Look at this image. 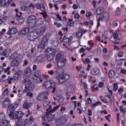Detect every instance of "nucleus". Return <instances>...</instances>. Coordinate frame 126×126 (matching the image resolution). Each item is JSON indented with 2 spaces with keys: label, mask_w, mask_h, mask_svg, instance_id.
<instances>
[{
  "label": "nucleus",
  "mask_w": 126,
  "mask_h": 126,
  "mask_svg": "<svg viewBox=\"0 0 126 126\" xmlns=\"http://www.w3.org/2000/svg\"><path fill=\"white\" fill-rule=\"evenodd\" d=\"M59 108H60V105H57L54 107L53 109L46 113L43 117V120L41 121L42 126H51V125L48 124V123L55 121V115L52 114L55 113Z\"/></svg>",
  "instance_id": "obj_1"
},
{
  "label": "nucleus",
  "mask_w": 126,
  "mask_h": 126,
  "mask_svg": "<svg viewBox=\"0 0 126 126\" xmlns=\"http://www.w3.org/2000/svg\"><path fill=\"white\" fill-rule=\"evenodd\" d=\"M22 83L23 84H26L25 89L23 90L24 93H26L27 91H31V90H34V89L35 88V84L31 82V80L29 79H24L22 81Z\"/></svg>",
  "instance_id": "obj_2"
},
{
  "label": "nucleus",
  "mask_w": 126,
  "mask_h": 126,
  "mask_svg": "<svg viewBox=\"0 0 126 126\" xmlns=\"http://www.w3.org/2000/svg\"><path fill=\"white\" fill-rule=\"evenodd\" d=\"M32 78L35 83H42L43 82V78L41 76V71L40 70H37L35 71Z\"/></svg>",
  "instance_id": "obj_3"
},
{
  "label": "nucleus",
  "mask_w": 126,
  "mask_h": 126,
  "mask_svg": "<svg viewBox=\"0 0 126 126\" xmlns=\"http://www.w3.org/2000/svg\"><path fill=\"white\" fill-rule=\"evenodd\" d=\"M48 42L49 37H48V34H46L43 35L40 44L38 46V48L39 49H41V50H44L46 47V46L48 45Z\"/></svg>",
  "instance_id": "obj_4"
},
{
  "label": "nucleus",
  "mask_w": 126,
  "mask_h": 126,
  "mask_svg": "<svg viewBox=\"0 0 126 126\" xmlns=\"http://www.w3.org/2000/svg\"><path fill=\"white\" fill-rule=\"evenodd\" d=\"M28 26L30 28H34L36 26V22L37 21V18L34 15L30 16L27 19Z\"/></svg>",
  "instance_id": "obj_5"
},
{
  "label": "nucleus",
  "mask_w": 126,
  "mask_h": 126,
  "mask_svg": "<svg viewBox=\"0 0 126 126\" xmlns=\"http://www.w3.org/2000/svg\"><path fill=\"white\" fill-rule=\"evenodd\" d=\"M16 20L17 21V24L18 25L22 24L24 22V18L21 16L22 13L18 11V9H15Z\"/></svg>",
  "instance_id": "obj_6"
},
{
  "label": "nucleus",
  "mask_w": 126,
  "mask_h": 126,
  "mask_svg": "<svg viewBox=\"0 0 126 126\" xmlns=\"http://www.w3.org/2000/svg\"><path fill=\"white\" fill-rule=\"evenodd\" d=\"M70 78L69 75L68 74H63L60 76H57L56 79L59 81V83H64L66 80H68Z\"/></svg>",
  "instance_id": "obj_7"
},
{
  "label": "nucleus",
  "mask_w": 126,
  "mask_h": 126,
  "mask_svg": "<svg viewBox=\"0 0 126 126\" xmlns=\"http://www.w3.org/2000/svg\"><path fill=\"white\" fill-rule=\"evenodd\" d=\"M21 122L23 125V126H25V125H28V126H32V124H34V118L33 116H31L30 118H27L26 119H21Z\"/></svg>",
  "instance_id": "obj_8"
},
{
  "label": "nucleus",
  "mask_w": 126,
  "mask_h": 126,
  "mask_svg": "<svg viewBox=\"0 0 126 126\" xmlns=\"http://www.w3.org/2000/svg\"><path fill=\"white\" fill-rule=\"evenodd\" d=\"M50 94V92L46 91L41 93L39 95L37 96V99L38 101H45L48 99V95Z\"/></svg>",
  "instance_id": "obj_9"
},
{
  "label": "nucleus",
  "mask_w": 126,
  "mask_h": 126,
  "mask_svg": "<svg viewBox=\"0 0 126 126\" xmlns=\"http://www.w3.org/2000/svg\"><path fill=\"white\" fill-rule=\"evenodd\" d=\"M38 36H39V35L37 32L35 31L29 32L27 35V38L30 41H34V40L38 38Z\"/></svg>",
  "instance_id": "obj_10"
},
{
  "label": "nucleus",
  "mask_w": 126,
  "mask_h": 126,
  "mask_svg": "<svg viewBox=\"0 0 126 126\" xmlns=\"http://www.w3.org/2000/svg\"><path fill=\"white\" fill-rule=\"evenodd\" d=\"M55 86V82L53 80L47 81L42 84V87L45 89H51L52 86Z\"/></svg>",
  "instance_id": "obj_11"
},
{
  "label": "nucleus",
  "mask_w": 126,
  "mask_h": 126,
  "mask_svg": "<svg viewBox=\"0 0 126 126\" xmlns=\"http://www.w3.org/2000/svg\"><path fill=\"white\" fill-rule=\"evenodd\" d=\"M46 59L47 57H46V55L41 54L36 56L35 61L36 63H42L45 62Z\"/></svg>",
  "instance_id": "obj_12"
},
{
  "label": "nucleus",
  "mask_w": 126,
  "mask_h": 126,
  "mask_svg": "<svg viewBox=\"0 0 126 126\" xmlns=\"http://www.w3.org/2000/svg\"><path fill=\"white\" fill-rule=\"evenodd\" d=\"M32 73V70L31 69V68H30V67H28L24 72V79H29V77H30V75H31Z\"/></svg>",
  "instance_id": "obj_13"
},
{
  "label": "nucleus",
  "mask_w": 126,
  "mask_h": 126,
  "mask_svg": "<svg viewBox=\"0 0 126 126\" xmlns=\"http://www.w3.org/2000/svg\"><path fill=\"white\" fill-rule=\"evenodd\" d=\"M19 105L18 102L17 101L13 103H10V105L7 107V110L8 111H9L10 113L11 112H14L15 109L17 108V107H18Z\"/></svg>",
  "instance_id": "obj_14"
},
{
  "label": "nucleus",
  "mask_w": 126,
  "mask_h": 126,
  "mask_svg": "<svg viewBox=\"0 0 126 126\" xmlns=\"http://www.w3.org/2000/svg\"><path fill=\"white\" fill-rule=\"evenodd\" d=\"M23 107L25 110H28L32 107V101L30 100L26 99L24 101Z\"/></svg>",
  "instance_id": "obj_15"
},
{
  "label": "nucleus",
  "mask_w": 126,
  "mask_h": 126,
  "mask_svg": "<svg viewBox=\"0 0 126 126\" xmlns=\"http://www.w3.org/2000/svg\"><path fill=\"white\" fill-rule=\"evenodd\" d=\"M12 1V0H0V5L4 7H8Z\"/></svg>",
  "instance_id": "obj_16"
},
{
  "label": "nucleus",
  "mask_w": 126,
  "mask_h": 126,
  "mask_svg": "<svg viewBox=\"0 0 126 126\" xmlns=\"http://www.w3.org/2000/svg\"><path fill=\"white\" fill-rule=\"evenodd\" d=\"M11 103V100L9 97H6L2 102V106L3 108H5L9 106Z\"/></svg>",
  "instance_id": "obj_17"
},
{
  "label": "nucleus",
  "mask_w": 126,
  "mask_h": 126,
  "mask_svg": "<svg viewBox=\"0 0 126 126\" xmlns=\"http://www.w3.org/2000/svg\"><path fill=\"white\" fill-rule=\"evenodd\" d=\"M8 115L9 117H10L11 118L13 119L17 120V121H20V120H19L18 118L19 117L17 114V111H13L10 113L8 112Z\"/></svg>",
  "instance_id": "obj_18"
},
{
  "label": "nucleus",
  "mask_w": 126,
  "mask_h": 126,
  "mask_svg": "<svg viewBox=\"0 0 126 126\" xmlns=\"http://www.w3.org/2000/svg\"><path fill=\"white\" fill-rule=\"evenodd\" d=\"M99 18L101 22L103 20L105 21V22H108L110 20V15L108 13H105L103 16L99 17Z\"/></svg>",
  "instance_id": "obj_19"
},
{
  "label": "nucleus",
  "mask_w": 126,
  "mask_h": 126,
  "mask_svg": "<svg viewBox=\"0 0 126 126\" xmlns=\"http://www.w3.org/2000/svg\"><path fill=\"white\" fill-rule=\"evenodd\" d=\"M112 36L114 39L115 44H120V42H121V38H118V37H119V34L118 32L114 33Z\"/></svg>",
  "instance_id": "obj_20"
},
{
  "label": "nucleus",
  "mask_w": 126,
  "mask_h": 126,
  "mask_svg": "<svg viewBox=\"0 0 126 126\" xmlns=\"http://www.w3.org/2000/svg\"><path fill=\"white\" fill-rule=\"evenodd\" d=\"M72 39H73V37L72 36H69L68 38L66 37L65 35H63V37H62V39H61V41H63L64 43H68L71 41H72Z\"/></svg>",
  "instance_id": "obj_21"
},
{
  "label": "nucleus",
  "mask_w": 126,
  "mask_h": 126,
  "mask_svg": "<svg viewBox=\"0 0 126 126\" xmlns=\"http://www.w3.org/2000/svg\"><path fill=\"white\" fill-rule=\"evenodd\" d=\"M46 30H47V27L43 26L40 29L35 30V31L36 32V33H37L38 35H40V34H43Z\"/></svg>",
  "instance_id": "obj_22"
},
{
  "label": "nucleus",
  "mask_w": 126,
  "mask_h": 126,
  "mask_svg": "<svg viewBox=\"0 0 126 126\" xmlns=\"http://www.w3.org/2000/svg\"><path fill=\"white\" fill-rule=\"evenodd\" d=\"M34 8H35V5L34 4L31 3L28 6V13L29 14H31L34 11Z\"/></svg>",
  "instance_id": "obj_23"
},
{
  "label": "nucleus",
  "mask_w": 126,
  "mask_h": 126,
  "mask_svg": "<svg viewBox=\"0 0 126 126\" xmlns=\"http://www.w3.org/2000/svg\"><path fill=\"white\" fill-rule=\"evenodd\" d=\"M17 33V30L15 28H11L9 29V30L6 32L7 35H13Z\"/></svg>",
  "instance_id": "obj_24"
},
{
  "label": "nucleus",
  "mask_w": 126,
  "mask_h": 126,
  "mask_svg": "<svg viewBox=\"0 0 126 126\" xmlns=\"http://www.w3.org/2000/svg\"><path fill=\"white\" fill-rule=\"evenodd\" d=\"M66 60L65 59H62L60 61H57V65L58 67H63L65 65V62Z\"/></svg>",
  "instance_id": "obj_25"
},
{
  "label": "nucleus",
  "mask_w": 126,
  "mask_h": 126,
  "mask_svg": "<svg viewBox=\"0 0 126 126\" xmlns=\"http://www.w3.org/2000/svg\"><path fill=\"white\" fill-rule=\"evenodd\" d=\"M0 126H11L10 121L6 120H3L0 122Z\"/></svg>",
  "instance_id": "obj_26"
},
{
  "label": "nucleus",
  "mask_w": 126,
  "mask_h": 126,
  "mask_svg": "<svg viewBox=\"0 0 126 126\" xmlns=\"http://www.w3.org/2000/svg\"><path fill=\"white\" fill-rule=\"evenodd\" d=\"M63 72H64V70L61 67H59L56 71V74L58 76H60V75H63Z\"/></svg>",
  "instance_id": "obj_27"
},
{
  "label": "nucleus",
  "mask_w": 126,
  "mask_h": 126,
  "mask_svg": "<svg viewBox=\"0 0 126 126\" xmlns=\"http://www.w3.org/2000/svg\"><path fill=\"white\" fill-rule=\"evenodd\" d=\"M92 103V100L90 97H88L87 99V101L85 103V107H84V109H85V111H86L87 110V108L88 107H89V105H90Z\"/></svg>",
  "instance_id": "obj_28"
},
{
  "label": "nucleus",
  "mask_w": 126,
  "mask_h": 126,
  "mask_svg": "<svg viewBox=\"0 0 126 126\" xmlns=\"http://www.w3.org/2000/svg\"><path fill=\"white\" fill-rule=\"evenodd\" d=\"M19 63H20L19 59H14L12 61L11 66L13 67L18 66V65H19Z\"/></svg>",
  "instance_id": "obj_29"
},
{
  "label": "nucleus",
  "mask_w": 126,
  "mask_h": 126,
  "mask_svg": "<svg viewBox=\"0 0 126 126\" xmlns=\"http://www.w3.org/2000/svg\"><path fill=\"white\" fill-rule=\"evenodd\" d=\"M104 9L102 7H98L96 10L97 15H102L104 12Z\"/></svg>",
  "instance_id": "obj_30"
},
{
  "label": "nucleus",
  "mask_w": 126,
  "mask_h": 126,
  "mask_svg": "<svg viewBox=\"0 0 126 126\" xmlns=\"http://www.w3.org/2000/svg\"><path fill=\"white\" fill-rule=\"evenodd\" d=\"M28 33V29L27 28H24L22 29L20 32H18V34L19 35H26Z\"/></svg>",
  "instance_id": "obj_31"
},
{
  "label": "nucleus",
  "mask_w": 126,
  "mask_h": 126,
  "mask_svg": "<svg viewBox=\"0 0 126 126\" xmlns=\"http://www.w3.org/2000/svg\"><path fill=\"white\" fill-rule=\"evenodd\" d=\"M73 20L72 19H69L68 21L67 22L66 26L68 27H73L75 25V24Z\"/></svg>",
  "instance_id": "obj_32"
},
{
  "label": "nucleus",
  "mask_w": 126,
  "mask_h": 126,
  "mask_svg": "<svg viewBox=\"0 0 126 126\" xmlns=\"http://www.w3.org/2000/svg\"><path fill=\"white\" fill-rule=\"evenodd\" d=\"M63 60H65V59H63V55L60 53H57L56 56V62H60V61H63Z\"/></svg>",
  "instance_id": "obj_33"
},
{
  "label": "nucleus",
  "mask_w": 126,
  "mask_h": 126,
  "mask_svg": "<svg viewBox=\"0 0 126 126\" xmlns=\"http://www.w3.org/2000/svg\"><path fill=\"white\" fill-rule=\"evenodd\" d=\"M99 69L97 68H93L90 72V74L92 75H97L99 73Z\"/></svg>",
  "instance_id": "obj_34"
},
{
  "label": "nucleus",
  "mask_w": 126,
  "mask_h": 126,
  "mask_svg": "<svg viewBox=\"0 0 126 126\" xmlns=\"http://www.w3.org/2000/svg\"><path fill=\"white\" fill-rule=\"evenodd\" d=\"M55 56H56V52H53V53H50L47 54V59L48 61H53V59H54Z\"/></svg>",
  "instance_id": "obj_35"
},
{
  "label": "nucleus",
  "mask_w": 126,
  "mask_h": 126,
  "mask_svg": "<svg viewBox=\"0 0 126 126\" xmlns=\"http://www.w3.org/2000/svg\"><path fill=\"white\" fill-rule=\"evenodd\" d=\"M8 17L6 15H2L0 16V24H2V23H4L6 20L7 19Z\"/></svg>",
  "instance_id": "obj_36"
},
{
  "label": "nucleus",
  "mask_w": 126,
  "mask_h": 126,
  "mask_svg": "<svg viewBox=\"0 0 126 126\" xmlns=\"http://www.w3.org/2000/svg\"><path fill=\"white\" fill-rule=\"evenodd\" d=\"M67 119H68V117H67V115H64L63 116H62L61 122L62 124V125H64L65 123L67 122Z\"/></svg>",
  "instance_id": "obj_37"
},
{
  "label": "nucleus",
  "mask_w": 126,
  "mask_h": 126,
  "mask_svg": "<svg viewBox=\"0 0 126 126\" xmlns=\"http://www.w3.org/2000/svg\"><path fill=\"white\" fill-rule=\"evenodd\" d=\"M36 8L37 9H40L41 11L45 10V5L43 3H39L36 5Z\"/></svg>",
  "instance_id": "obj_38"
},
{
  "label": "nucleus",
  "mask_w": 126,
  "mask_h": 126,
  "mask_svg": "<svg viewBox=\"0 0 126 126\" xmlns=\"http://www.w3.org/2000/svg\"><path fill=\"white\" fill-rule=\"evenodd\" d=\"M105 104L110 103L111 102V96L109 94H106L104 96Z\"/></svg>",
  "instance_id": "obj_39"
},
{
  "label": "nucleus",
  "mask_w": 126,
  "mask_h": 126,
  "mask_svg": "<svg viewBox=\"0 0 126 126\" xmlns=\"http://www.w3.org/2000/svg\"><path fill=\"white\" fill-rule=\"evenodd\" d=\"M108 76L110 78H113V77L116 76V73L114 70H111L108 72Z\"/></svg>",
  "instance_id": "obj_40"
},
{
  "label": "nucleus",
  "mask_w": 126,
  "mask_h": 126,
  "mask_svg": "<svg viewBox=\"0 0 126 126\" xmlns=\"http://www.w3.org/2000/svg\"><path fill=\"white\" fill-rule=\"evenodd\" d=\"M20 76H21V74H20L19 72H16L13 76V80H19V78H20Z\"/></svg>",
  "instance_id": "obj_41"
},
{
  "label": "nucleus",
  "mask_w": 126,
  "mask_h": 126,
  "mask_svg": "<svg viewBox=\"0 0 126 126\" xmlns=\"http://www.w3.org/2000/svg\"><path fill=\"white\" fill-rule=\"evenodd\" d=\"M45 52L46 53H49V54H52L54 53H56V50H55V49L53 48H48L45 49Z\"/></svg>",
  "instance_id": "obj_42"
},
{
  "label": "nucleus",
  "mask_w": 126,
  "mask_h": 126,
  "mask_svg": "<svg viewBox=\"0 0 126 126\" xmlns=\"http://www.w3.org/2000/svg\"><path fill=\"white\" fill-rule=\"evenodd\" d=\"M17 114H18V117L19 118V120H21V118L24 116V113L22 111H17Z\"/></svg>",
  "instance_id": "obj_43"
},
{
  "label": "nucleus",
  "mask_w": 126,
  "mask_h": 126,
  "mask_svg": "<svg viewBox=\"0 0 126 126\" xmlns=\"http://www.w3.org/2000/svg\"><path fill=\"white\" fill-rule=\"evenodd\" d=\"M9 70H10V66L4 69L3 71L5 73H7V75H10V71Z\"/></svg>",
  "instance_id": "obj_44"
},
{
  "label": "nucleus",
  "mask_w": 126,
  "mask_h": 126,
  "mask_svg": "<svg viewBox=\"0 0 126 126\" xmlns=\"http://www.w3.org/2000/svg\"><path fill=\"white\" fill-rule=\"evenodd\" d=\"M83 34H82V32H80V31H78L76 33V38H77L78 39H79V38H81V37H82Z\"/></svg>",
  "instance_id": "obj_45"
},
{
  "label": "nucleus",
  "mask_w": 126,
  "mask_h": 126,
  "mask_svg": "<svg viewBox=\"0 0 126 126\" xmlns=\"http://www.w3.org/2000/svg\"><path fill=\"white\" fill-rule=\"evenodd\" d=\"M113 86H114L112 89V90L113 92H116L117 90H118V89L119 88V86H118V84H114Z\"/></svg>",
  "instance_id": "obj_46"
},
{
  "label": "nucleus",
  "mask_w": 126,
  "mask_h": 126,
  "mask_svg": "<svg viewBox=\"0 0 126 126\" xmlns=\"http://www.w3.org/2000/svg\"><path fill=\"white\" fill-rule=\"evenodd\" d=\"M123 61H125V59H119L117 62V64L119 66H122L123 65Z\"/></svg>",
  "instance_id": "obj_47"
},
{
  "label": "nucleus",
  "mask_w": 126,
  "mask_h": 126,
  "mask_svg": "<svg viewBox=\"0 0 126 126\" xmlns=\"http://www.w3.org/2000/svg\"><path fill=\"white\" fill-rule=\"evenodd\" d=\"M120 111L122 112V114H126V109L124 107H123L122 106H120L119 107Z\"/></svg>",
  "instance_id": "obj_48"
},
{
  "label": "nucleus",
  "mask_w": 126,
  "mask_h": 126,
  "mask_svg": "<svg viewBox=\"0 0 126 126\" xmlns=\"http://www.w3.org/2000/svg\"><path fill=\"white\" fill-rule=\"evenodd\" d=\"M5 119V115L3 113H0V121H3Z\"/></svg>",
  "instance_id": "obj_49"
},
{
  "label": "nucleus",
  "mask_w": 126,
  "mask_h": 126,
  "mask_svg": "<svg viewBox=\"0 0 126 126\" xmlns=\"http://www.w3.org/2000/svg\"><path fill=\"white\" fill-rule=\"evenodd\" d=\"M98 105H102V103L101 101H96L94 103L92 104L93 108H95V107L98 106Z\"/></svg>",
  "instance_id": "obj_50"
},
{
  "label": "nucleus",
  "mask_w": 126,
  "mask_h": 126,
  "mask_svg": "<svg viewBox=\"0 0 126 126\" xmlns=\"http://www.w3.org/2000/svg\"><path fill=\"white\" fill-rule=\"evenodd\" d=\"M40 14L43 16V18H47V17H48V14H47V12H46V11L41 12Z\"/></svg>",
  "instance_id": "obj_51"
},
{
  "label": "nucleus",
  "mask_w": 126,
  "mask_h": 126,
  "mask_svg": "<svg viewBox=\"0 0 126 126\" xmlns=\"http://www.w3.org/2000/svg\"><path fill=\"white\" fill-rule=\"evenodd\" d=\"M28 6H22L21 7V8H20V9H21V10H22V11H26V10H27V11H28Z\"/></svg>",
  "instance_id": "obj_52"
},
{
  "label": "nucleus",
  "mask_w": 126,
  "mask_h": 126,
  "mask_svg": "<svg viewBox=\"0 0 126 126\" xmlns=\"http://www.w3.org/2000/svg\"><path fill=\"white\" fill-rule=\"evenodd\" d=\"M104 84H104V82H103V81L99 82L98 84V86L99 88H103Z\"/></svg>",
  "instance_id": "obj_53"
},
{
  "label": "nucleus",
  "mask_w": 126,
  "mask_h": 126,
  "mask_svg": "<svg viewBox=\"0 0 126 126\" xmlns=\"http://www.w3.org/2000/svg\"><path fill=\"white\" fill-rule=\"evenodd\" d=\"M8 88H6L3 92L2 95L3 96H6L8 94Z\"/></svg>",
  "instance_id": "obj_54"
},
{
  "label": "nucleus",
  "mask_w": 126,
  "mask_h": 126,
  "mask_svg": "<svg viewBox=\"0 0 126 126\" xmlns=\"http://www.w3.org/2000/svg\"><path fill=\"white\" fill-rule=\"evenodd\" d=\"M92 15V12L89 11L86 14V17L87 18H89Z\"/></svg>",
  "instance_id": "obj_55"
},
{
  "label": "nucleus",
  "mask_w": 126,
  "mask_h": 126,
  "mask_svg": "<svg viewBox=\"0 0 126 126\" xmlns=\"http://www.w3.org/2000/svg\"><path fill=\"white\" fill-rule=\"evenodd\" d=\"M7 49H5L1 53L2 56H4V57H7Z\"/></svg>",
  "instance_id": "obj_56"
},
{
  "label": "nucleus",
  "mask_w": 126,
  "mask_h": 126,
  "mask_svg": "<svg viewBox=\"0 0 126 126\" xmlns=\"http://www.w3.org/2000/svg\"><path fill=\"white\" fill-rule=\"evenodd\" d=\"M83 63H90V60L88 58H86L85 59V61L83 59H82Z\"/></svg>",
  "instance_id": "obj_57"
},
{
  "label": "nucleus",
  "mask_w": 126,
  "mask_h": 126,
  "mask_svg": "<svg viewBox=\"0 0 126 126\" xmlns=\"http://www.w3.org/2000/svg\"><path fill=\"white\" fill-rule=\"evenodd\" d=\"M56 83L54 82V86H51V89H52V88L53 89L52 90V93H55V92H56V89H57V88H56Z\"/></svg>",
  "instance_id": "obj_58"
},
{
  "label": "nucleus",
  "mask_w": 126,
  "mask_h": 126,
  "mask_svg": "<svg viewBox=\"0 0 126 126\" xmlns=\"http://www.w3.org/2000/svg\"><path fill=\"white\" fill-rule=\"evenodd\" d=\"M79 17H80V15H79L78 13H76L74 14V18H75V19H79Z\"/></svg>",
  "instance_id": "obj_59"
},
{
  "label": "nucleus",
  "mask_w": 126,
  "mask_h": 126,
  "mask_svg": "<svg viewBox=\"0 0 126 126\" xmlns=\"http://www.w3.org/2000/svg\"><path fill=\"white\" fill-rule=\"evenodd\" d=\"M110 118H111L110 114H108L107 116H105V119L106 121H108V123H111V120H110Z\"/></svg>",
  "instance_id": "obj_60"
},
{
  "label": "nucleus",
  "mask_w": 126,
  "mask_h": 126,
  "mask_svg": "<svg viewBox=\"0 0 126 126\" xmlns=\"http://www.w3.org/2000/svg\"><path fill=\"white\" fill-rule=\"evenodd\" d=\"M98 90H99V88H98V87L94 88V86H93L92 87V91L93 92H95V91H98Z\"/></svg>",
  "instance_id": "obj_61"
},
{
  "label": "nucleus",
  "mask_w": 126,
  "mask_h": 126,
  "mask_svg": "<svg viewBox=\"0 0 126 126\" xmlns=\"http://www.w3.org/2000/svg\"><path fill=\"white\" fill-rule=\"evenodd\" d=\"M54 25H56V27H58V28H60V27H61L62 26V24H61V23H57V22H55L54 23Z\"/></svg>",
  "instance_id": "obj_62"
},
{
  "label": "nucleus",
  "mask_w": 126,
  "mask_h": 126,
  "mask_svg": "<svg viewBox=\"0 0 126 126\" xmlns=\"http://www.w3.org/2000/svg\"><path fill=\"white\" fill-rule=\"evenodd\" d=\"M92 4L94 8H96V5L97 4V2L94 0L92 1Z\"/></svg>",
  "instance_id": "obj_63"
},
{
  "label": "nucleus",
  "mask_w": 126,
  "mask_h": 126,
  "mask_svg": "<svg viewBox=\"0 0 126 126\" xmlns=\"http://www.w3.org/2000/svg\"><path fill=\"white\" fill-rule=\"evenodd\" d=\"M93 115V113H92V110L88 109V115H89V117H91Z\"/></svg>",
  "instance_id": "obj_64"
}]
</instances>
